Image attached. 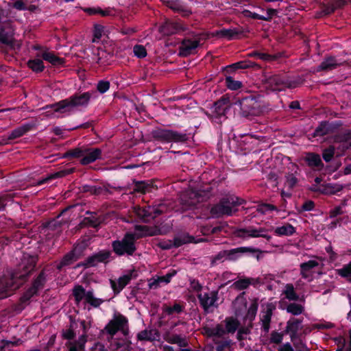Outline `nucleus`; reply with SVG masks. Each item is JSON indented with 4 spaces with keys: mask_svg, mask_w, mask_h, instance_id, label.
I'll return each mask as SVG.
<instances>
[{
    "mask_svg": "<svg viewBox=\"0 0 351 351\" xmlns=\"http://www.w3.org/2000/svg\"><path fill=\"white\" fill-rule=\"evenodd\" d=\"M189 180V189L180 196V204L184 210L193 209L196 205L210 196L217 191L218 181H208L207 177H191Z\"/></svg>",
    "mask_w": 351,
    "mask_h": 351,
    "instance_id": "obj_1",
    "label": "nucleus"
},
{
    "mask_svg": "<svg viewBox=\"0 0 351 351\" xmlns=\"http://www.w3.org/2000/svg\"><path fill=\"white\" fill-rule=\"evenodd\" d=\"M128 319L114 312L111 319V347L116 350L132 351Z\"/></svg>",
    "mask_w": 351,
    "mask_h": 351,
    "instance_id": "obj_2",
    "label": "nucleus"
},
{
    "mask_svg": "<svg viewBox=\"0 0 351 351\" xmlns=\"http://www.w3.org/2000/svg\"><path fill=\"white\" fill-rule=\"evenodd\" d=\"M243 202V199L234 195H226L211 207L210 214L215 218H219L223 215L231 216L234 212L237 211L234 207L241 205Z\"/></svg>",
    "mask_w": 351,
    "mask_h": 351,
    "instance_id": "obj_3",
    "label": "nucleus"
},
{
    "mask_svg": "<svg viewBox=\"0 0 351 351\" xmlns=\"http://www.w3.org/2000/svg\"><path fill=\"white\" fill-rule=\"evenodd\" d=\"M250 253L258 260L262 251L259 249L252 247H239L229 250H223L219 252L217 254L213 257L212 264H216L217 262H222L223 258L227 256L229 260L234 261L240 254Z\"/></svg>",
    "mask_w": 351,
    "mask_h": 351,
    "instance_id": "obj_4",
    "label": "nucleus"
},
{
    "mask_svg": "<svg viewBox=\"0 0 351 351\" xmlns=\"http://www.w3.org/2000/svg\"><path fill=\"white\" fill-rule=\"evenodd\" d=\"M34 260L32 258L31 263L28 266H25L23 264V267L25 269V271L23 274L14 273L11 275L10 278L4 276L0 279V299L6 297L8 295V292L15 289L17 286H15L14 280L24 277L27 275L34 267Z\"/></svg>",
    "mask_w": 351,
    "mask_h": 351,
    "instance_id": "obj_5",
    "label": "nucleus"
},
{
    "mask_svg": "<svg viewBox=\"0 0 351 351\" xmlns=\"http://www.w3.org/2000/svg\"><path fill=\"white\" fill-rule=\"evenodd\" d=\"M134 234L128 232L121 241H114L112 243L113 251L119 256L133 255L136 250Z\"/></svg>",
    "mask_w": 351,
    "mask_h": 351,
    "instance_id": "obj_6",
    "label": "nucleus"
},
{
    "mask_svg": "<svg viewBox=\"0 0 351 351\" xmlns=\"http://www.w3.org/2000/svg\"><path fill=\"white\" fill-rule=\"evenodd\" d=\"M89 93H84L80 95H74L69 99H64L57 104L51 105V108H54L55 112H60L62 109L74 108L79 106L86 104L90 99Z\"/></svg>",
    "mask_w": 351,
    "mask_h": 351,
    "instance_id": "obj_7",
    "label": "nucleus"
},
{
    "mask_svg": "<svg viewBox=\"0 0 351 351\" xmlns=\"http://www.w3.org/2000/svg\"><path fill=\"white\" fill-rule=\"evenodd\" d=\"M152 136L155 139L164 142H184L187 138L184 134L162 128H157L154 130Z\"/></svg>",
    "mask_w": 351,
    "mask_h": 351,
    "instance_id": "obj_8",
    "label": "nucleus"
},
{
    "mask_svg": "<svg viewBox=\"0 0 351 351\" xmlns=\"http://www.w3.org/2000/svg\"><path fill=\"white\" fill-rule=\"evenodd\" d=\"M199 241H197L193 236L190 235L189 233L181 232L177 234L172 241L168 240L167 241L161 243L160 247L162 250H170L173 247L178 248L184 244L197 243Z\"/></svg>",
    "mask_w": 351,
    "mask_h": 351,
    "instance_id": "obj_9",
    "label": "nucleus"
},
{
    "mask_svg": "<svg viewBox=\"0 0 351 351\" xmlns=\"http://www.w3.org/2000/svg\"><path fill=\"white\" fill-rule=\"evenodd\" d=\"M343 189V185L338 183H324L322 184H314L309 190L324 195H338V193Z\"/></svg>",
    "mask_w": 351,
    "mask_h": 351,
    "instance_id": "obj_10",
    "label": "nucleus"
},
{
    "mask_svg": "<svg viewBox=\"0 0 351 351\" xmlns=\"http://www.w3.org/2000/svg\"><path fill=\"white\" fill-rule=\"evenodd\" d=\"M0 43L9 47L15 43L14 29L10 22H5L0 26Z\"/></svg>",
    "mask_w": 351,
    "mask_h": 351,
    "instance_id": "obj_11",
    "label": "nucleus"
},
{
    "mask_svg": "<svg viewBox=\"0 0 351 351\" xmlns=\"http://www.w3.org/2000/svg\"><path fill=\"white\" fill-rule=\"evenodd\" d=\"M234 106H239L241 113L245 116L256 114L255 110L259 108L258 102L252 97H246L242 100H237L233 103Z\"/></svg>",
    "mask_w": 351,
    "mask_h": 351,
    "instance_id": "obj_12",
    "label": "nucleus"
},
{
    "mask_svg": "<svg viewBox=\"0 0 351 351\" xmlns=\"http://www.w3.org/2000/svg\"><path fill=\"white\" fill-rule=\"evenodd\" d=\"M137 272L134 270H130L128 274L120 276L117 281L111 280V289L115 295L119 293L131 281L132 278H136Z\"/></svg>",
    "mask_w": 351,
    "mask_h": 351,
    "instance_id": "obj_13",
    "label": "nucleus"
},
{
    "mask_svg": "<svg viewBox=\"0 0 351 351\" xmlns=\"http://www.w3.org/2000/svg\"><path fill=\"white\" fill-rule=\"evenodd\" d=\"M73 295L77 302L84 300L86 302L95 307L98 306L101 303V300L94 298L91 292H86L80 285L74 287Z\"/></svg>",
    "mask_w": 351,
    "mask_h": 351,
    "instance_id": "obj_14",
    "label": "nucleus"
},
{
    "mask_svg": "<svg viewBox=\"0 0 351 351\" xmlns=\"http://www.w3.org/2000/svg\"><path fill=\"white\" fill-rule=\"evenodd\" d=\"M232 106L233 103L230 102V97L228 95H223L214 104L212 112L215 117H221L225 116Z\"/></svg>",
    "mask_w": 351,
    "mask_h": 351,
    "instance_id": "obj_15",
    "label": "nucleus"
},
{
    "mask_svg": "<svg viewBox=\"0 0 351 351\" xmlns=\"http://www.w3.org/2000/svg\"><path fill=\"white\" fill-rule=\"evenodd\" d=\"M101 151L99 148H85L83 149L82 158L80 160L82 165H86L93 162L101 156Z\"/></svg>",
    "mask_w": 351,
    "mask_h": 351,
    "instance_id": "obj_16",
    "label": "nucleus"
},
{
    "mask_svg": "<svg viewBox=\"0 0 351 351\" xmlns=\"http://www.w3.org/2000/svg\"><path fill=\"white\" fill-rule=\"evenodd\" d=\"M268 83L274 90H281L287 87H293L285 77L280 75H274L269 77Z\"/></svg>",
    "mask_w": 351,
    "mask_h": 351,
    "instance_id": "obj_17",
    "label": "nucleus"
},
{
    "mask_svg": "<svg viewBox=\"0 0 351 351\" xmlns=\"http://www.w3.org/2000/svg\"><path fill=\"white\" fill-rule=\"evenodd\" d=\"M303 319L291 318L287 322V326L284 332L285 334H289L291 341H293L298 336V332L300 328V325L302 322Z\"/></svg>",
    "mask_w": 351,
    "mask_h": 351,
    "instance_id": "obj_18",
    "label": "nucleus"
},
{
    "mask_svg": "<svg viewBox=\"0 0 351 351\" xmlns=\"http://www.w3.org/2000/svg\"><path fill=\"white\" fill-rule=\"evenodd\" d=\"M235 235L239 238H245V237L253 238L263 237L267 241L271 239V237L267 234H257V229L252 227L249 228H239L236 230Z\"/></svg>",
    "mask_w": 351,
    "mask_h": 351,
    "instance_id": "obj_19",
    "label": "nucleus"
},
{
    "mask_svg": "<svg viewBox=\"0 0 351 351\" xmlns=\"http://www.w3.org/2000/svg\"><path fill=\"white\" fill-rule=\"evenodd\" d=\"M199 45L197 40H184L180 46L179 54L182 56H188L193 53Z\"/></svg>",
    "mask_w": 351,
    "mask_h": 351,
    "instance_id": "obj_20",
    "label": "nucleus"
},
{
    "mask_svg": "<svg viewBox=\"0 0 351 351\" xmlns=\"http://www.w3.org/2000/svg\"><path fill=\"white\" fill-rule=\"evenodd\" d=\"M342 62L337 60L333 57H328L324 59L319 66L317 67V71H329L336 69L337 67L341 66Z\"/></svg>",
    "mask_w": 351,
    "mask_h": 351,
    "instance_id": "obj_21",
    "label": "nucleus"
},
{
    "mask_svg": "<svg viewBox=\"0 0 351 351\" xmlns=\"http://www.w3.org/2000/svg\"><path fill=\"white\" fill-rule=\"evenodd\" d=\"M160 337V333L156 330H143L137 334L138 341H154Z\"/></svg>",
    "mask_w": 351,
    "mask_h": 351,
    "instance_id": "obj_22",
    "label": "nucleus"
},
{
    "mask_svg": "<svg viewBox=\"0 0 351 351\" xmlns=\"http://www.w3.org/2000/svg\"><path fill=\"white\" fill-rule=\"evenodd\" d=\"M319 263L315 260H310L307 262H304L300 264V275L302 278L306 279L308 278V272L313 268L317 267Z\"/></svg>",
    "mask_w": 351,
    "mask_h": 351,
    "instance_id": "obj_23",
    "label": "nucleus"
},
{
    "mask_svg": "<svg viewBox=\"0 0 351 351\" xmlns=\"http://www.w3.org/2000/svg\"><path fill=\"white\" fill-rule=\"evenodd\" d=\"M224 322L226 323L225 330L227 333H234L240 325L239 320L233 317H226Z\"/></svg>",
    "mask_w": 351,
    "mask_h": 351,
    "instance_id": "obj_24",
    "label": "nucleus"
},
{
    "mask_svg": "<svg viewBox=\"0 0 351 351\" xmlns=\"http://www.w3.org/2000/svg\"><path fill=\"white\" fill-rule=\"evenodd\" d=\"M275 234L278 236H291L295 232V228L290 223H287L275 229Z\"/></svg>",
    "mask_w": 351,
    "mask_h": 351,
    "instance_id": "obj_25",
    "label": "nucleus"
},
{
    "mask_svg": "<svg viewBox=\"0 0 351 351\" xmlns=\"http://www.w3.org/2000/svg\"><path fill=\"white\" fill-rule=\"evenodd\" d=\"M108 258L107 254H98L88 258L83 265L86 267H91L96 265L99 262L104 261Z\"/></svg>",
    "mask_w": 351,
    "mask_h": 351,
    "instance_id": "obj_26",
    "label": "nucleus"
},
{
    "mask_svg": "<svg viewBox=\"0 0 351 351\" xmlns=\"http://www.w3.org/2000/svg\"><path fill=\"white\" fill-rule=\"evenodd\" d=\"M167 341L171 344H178L180 347L185 348L188 346V341L185 337L180 335L172 334L167 339Z\"/></svg>",
    "mask_w": 351,
    "mask_h": 351,
    "instance_id": "obj_27",
    "label": "nucleus"
},
{
    "mask_svg": "<svg viewBox=\"0 0 351 351\" xmlns=\"http://www.w3.org/2000/svg\"><path fill=\"white\" fill-rule=\"evenodd\" d=\"M32 127L33 126L30 124H26L19 128H16V130H13L10 135L8 136V140H13L22 136L24 134L29 131Z\"/></svg>",
    "mask_w": 351,
    "mask_h": 351,
    "instance_id": "obj_28",
    "label": "nucleus"
},
{
    "mask_svg": "<svg viewBox=\"0 0 351 351\" xmlns=\"http://www.w3.org/2000/svg\"><path fill=\"white\" fill-rule=\"evenodd\" d=\"M284 294L285 295V298L289 301L299 300V295L295 291L294 287L292 284L289 283L286 285Z\"/></svg>",
    "mask_w": 351,
    "mask_h": 351,
    "instance_id": "obj_29",
    "label": "nucleus"
},
{
    "mask_svg": "<svg viewBox=\"0 0 351 351\" xmlns=\"http://www.w3.org/2000/svg\"><path fill=\"white\" fill-rule=\"evenodd\" d=\"M337 274L351 283V261L344 265L342 268L337 269Z\"/></svg>",
    "mask_w": 351,
    "mask_h": 351,
    "instance_id": "obj_30",
    "label": "nucleus"
},
{
    "mask_svg": "<svg viewBox=\"0 0 351 351\" xmlns=\"http://www.w3.org/2000/svg\"><path fill=\"white\" fill-rule=\"evenodd\" d=\"M252 278H245L237 280L232 287L237 290L246 289L252 284Z\"/></svg>",
    "mask_w": 351,
    "mask_h": 351,
    "instance_id": "obj_31",
    "label": "nucleus"
},
{
    "mask_svg": "<svg viewBox=\"0 0 351 351\" xmlns=\"http://www.w3.org/2000/svg\"><path fill=\"white\" fill-rule=\"evenodd\" d=\"M197 298L199 300V304L201 306L205 311H208L209 308L211 306L210 305V296L208 293H205L204 294L199 293L197 295Z\"/></svg>",
    "mask_w": 351,
    "mask_h": 351,
    "instance_id": "obj_32",
    "label": "nucleus"
},
{
    "mask_svg": "<svg viewBox=\"0 0 351 351\" xmlns=\"http://www.w3.org/2000/svg\"><path fill=\"white\" fill-rule=\"evenodd\" d=\"M287 311L293 315H299L304 311V307L297 303H290L287 307Z\"/></svg>",
    "mask_w": 351,
    "mask_h": 351,
    "instance_id": "obj_33",
    "label": "nucleus"
},
{
    "mask_svg": "<svg viewBox=\"0 0 351 351\" xmlns=\"http://www.w3.org/2000/svg\"><path fill=\"white\" fill-rule=\"evenodd\" d=\"M137 215L143 220L144 222H148L149 219H152V217L151 206L139 208L137 212Z\"/></svg>",
    "mask_w": 351,
    "mask_h": 351,
    "instance_id": "obj_34",
    "label": "nucleus"
},
{
    "mask_svg": "<svg viewBox=\"0 0 351 351\" xmlns=\"http://www.w3.org/2000/svg\"><path fill=\"white\" fill-rule=\"evenodd\" d=\"M274 309L275 306L273 304H267L265 312L261 317V322L262 323H271L273 311Z\"/></svg>",
    "mask_w": 351,
    "mask_h": 351,
    "instance_id": "obj_35",
    "label": "nucleus"
},
{
    "mask_svg": "<svg viewBox=\"0 0 351 351\" xmlns=\"http://www.w3.org/2000/svg\"><path fill=\"white\" fill-rule=\"evenodd\" d=\"M226 84L227 87L232 90H238L242 86V83L240 81L234 80L231 76L226 77Z\"/></svg>",
    "mask_w": 351,
    "mask_h": 351,
    "instance_id": "obj_36",
    "label": "nucleus"
},
{
    "mask_svg": "<svg viewBox=\"0 0 351 351\" xmlns=\"http://www.w3.org/2000/svg\"><path fill=\"white\" fill-rule=\"evenodd\" d=\"M83 149L84 147H77L73 149L69 150L68 152H65L63 155V158H82L83 156Z\"/></svg>",
    "mask_w": 351,
    "mask_h": 351,
    "instance_id": "obj_37",
    "label": "nucleus"
},
{
    "mask_svg": "<svg viewBox=\"0 0 351 351\" xmlns=\"http://www.w3.org/2000/svg\"><path fill=\"white\" fill-rule=\"evenodd\" d=\"M306 158L311 166L318 167L322 164L321 158L318 154H308Z\"/></svg>",
    "mask_w": 351,
    "mask_h": 351,
    "instance_id": "obj_38",
    "label": "nucleus"
},
{
    "mask_svg": "<svg viewBox=\"0 0 351 351\" xmlns=\"http://www.w3.org/2000/svg\"><path fill=\"white\" fill-rule=\"evenodd\" d=\"M27 64L34 71H42L44 69L43 62L40 59L29 60Z\"/></svg>",
    "mask_w": 351,
    "mask_h": 351,
    "instance_id": "obj_39",
    "label": "nucleus"
},
{
    "mask_svg": "<svg viewBox=\"0 0 351 351\" xmlns=\"http://www.w3.org/2000/svg\"><path fill=\"white\" fill-rule=\"evenodd\" d=\"M42 57L45 60L48 61L54 65L57 64H61L62 62L61 60L52 53L44 52L42 55Z\"/></svg>",
    "mask_w": 351,
    "mask_h": 351,
    "instance_id": "obj_40",
    "label": "nucleus"
},
{
    "mask_svg": "<svg viewBox=\"0 0 351 351\" xmlns=\"http://www.w3.org/2000/svg\"><path fill=\"white\" fill-rule=\"evenodd\" d=\"M184 306L180 305L178 303H175L172 306H167L165 311V313L169 315H173V313H180L183 311Z\"/></svg>",
    "mask_w": 351,
    "mask_h": 351,
    "instance_id": "obj_41",
    "label": "nucleus"
},
{
    "mask_svg": "<svg viewBox=\"0 0 351 351\" xmlns=\"http://www.w3.org/2000/svg\"><path fill=\"white\" fill-rule=\"evenodd\" d=\"M178 29V26L177 24L173 22L167 21L162 26V31L165 34H173Z\"/></svg>",
    "mask_w": 351,
    "mask_h": 351,
    "instance_id": "obj_42",
    "label": "nucleus"
},
{
    "mask_svg": "<svg viewBox=\"0 0 351 351\" xmlns=\"http://www.w3.org/2000/svg\"><path fill=\"white\" fill-rule=\"evenodd\" d=\"M285 334V333L284 332H278L276 330L272 331L270 337V342L276 344L281 343Z\"/></svg>",
    "mask_w": 351,
    "mask_h": 351,
    "instance_id": "obj_43",
    "label": "nucleus"
},
{
    "mask_svg": "<svg viewBox=\"0 0 351 351\" xmlns=\"http://www.w3.org/2000/svg\"><path fill=\"white\" fill-rule=\"evenodd\" d=\"M177 274L176 269H170L165 276H158L160 282L168 284L171 282V278Z\"/></svg>",
    "mask_w": 351,
    "mask_h": 351,
    "instance_id": "obj_44",
    "label": "nucleus"
},
{
    "mask_svg": "<svg viewBox=\"0 0 351 351\" xmlns=\"http://www.w3.org/2000/svg\"><path fill=\"white\" fill-rule=\"evenodd\" d=\"M133 52L139 58H145L147 56V50L143 45H135L133 48Z\"/></svg>",
    "mask_w": 351,
    "mask_h": 351,
    "instance_id": "obj_45",
    "label": "nucleus"
},
{
    "mask_svg": "<svg viewBox=\"0 0 351 351\" xmlns=\"http://www.w3.org/2000/svg\"><path fill=\"white\" fill-rule=\"evenodd\" d=\"M273 210H278V208L273 205V204H262L261 205H260L258 206V211L261 213H263V214H265L267 213V212L269 211H273Z\"/></svg>",
    "mask_w": 351,
    "mask_h": 351,
    "instance_id": "obj_46",
    "label": "nucleus"
},
{
    "mask_svg": "<svg viewBox=\"0 0 351 351\" xmlns=\"http://www.w3.org/2000/svg\"><path fill=\"white\" fill-rule=\"evenodd\" d=\"M292 342L297 351H308L306 344L298 336Z\"/></svg>",
    "mask_w": 351,
    "mask_h": 351,
    "instance_id": "obj_47",
    "label": "nucleus"
},
{
    "mask_svg": "<svg viewBox=\"0 0 351 351\" xmlns=\"http://www.w3.org/2000/svg\"><path fill=\"white\" fill-rule=\"evenodd\" d=\"M104 32V27L99 24H95L94 25V34H93V42H96L97 40L100 39L102 33Z\"/></svg>",
    "mask_w": 351,
    "mask_h": 351,
    "instance_id": "obj_48",
    "label": "nucleus"
},
{
    "mask_svg": "<svg viewBox=\"0 0 351 351\" xmlns=\"http://www.w3.org/2000/svg\"><path fill=\"white\" fill-rule=\"evenodd\" d=\"M335 154V147L332 146L329 147L328 149H326L323 152V158L326 162H329L333 158Z\"/></svg>",
    "mask_w": 351,
    "mask_h": 351,
    "instance_id": "obj_49",
    "label": "nucleus"
},
{
    "mask_svg": "<svg viewBox=\"0 0 351 351\" xmlns=\"http://www.w3.org/2000/svg\"><path fill=\"white\" fill-rule=\"evenodd\" d=\"M258 307V304L257 301L254 300L251 303V304L247 310V315L249 317H250V318L254 319V317L256 315V313H257Z\"/></svg>",
    "mask_w": 351,
    "mask_h": 351,
    "instance_id": "obj_50",
    "label": "nucleus"
},
{
    "mask_svg": "<svg viewBox=\"0 0 351 351\" xmlns=\"http://www.w3.org/2000/svg\"><path fill=\"white\" fill-rule=\"evenodd\" d=\"M151 210L152 211V219H154L165 212V206L163 205H158L156 207L153 206L151 207Z\"/></svg>",
    "mask_w": 351,
    "mask_h": 351,
    "instance_id": "obj_51",
    "label": "nucleus"
},
{
    "mask_svg": "<svg viewBox=\"0 0 351 351\" xmlns=\"http://www.w3.org/2000/svg\"><path fill=\"white\" fill-rule=\"evenodd\" d=\"M45 281V278L43 275H40L34 282V287L29 291L31 295H34L36 292V289L43 285Z\"/></svg>",
    "mask_w": 351,
    "mask_h": 351,
    "instance_id": "obj_52",
    "label": "nucleus"
},
{
    "mask_svg": "<svg viewBox=\"0 0 351 351\" xmlns=\"http://www.w3.org/2000/svg\"><path fill=\"white\" fill-rule=\"evenodd\" d=\"M315 208V203L312 200L306 201L302 206L300 212L311 211Z\"/></svg>",
    "mask_w": 351,
    "mask_h": 351,
    "instance_id": "obj_53",
    "label": "nucleus"
},
{
    "mask_svg": "<svg viewBox=\"0 0 351 351\" xmlns=\"http://www.w3.org/2000/svg\"><path fill=\"white\" fill-rule=\"evenodd\" d=\"M230 341H221L216 343V351H226V349L230 347Z\"/></svg>",
    "mask_w": 351,
    "mask_h": 351,
    "instance_id": "obj_54",
    "label": "nucleus"
},
{
    "mask_svg": "<svg viewBox=\"0 0 351 351\" xmlns=\"http://www.w3.org/2000/svg\"><path fill=\"white\" fill-rule=\"evenodd\" d=\"M343 213V211L342 210V207L341 206H338L330 210L329 217L330 219L336 218L337 216L341 215Z\"/></svg>",
    "mask_w": 351,
    "mask_h": 351,
    "instance_id": "obj_55",
    "label": "nucleus"
},
{
    "mask_svg": "<svg viewBox=\"0 0 351 351\" xmlns=\"http://www.w3.org/2000/svg\"><path fill=\"white\" fill-rule=\"evenodd\" d=\"M110 87V83L106 81H100L99 82L97 89L101 93H105L108 90Z\"/></svg>",
    "mask_w": 351,
    "mask_h": 351,
    "instance_id": "obj_56",
    "label": "nucleus"
},
{
    "mask_svg": "<svg viewBox=\"0 0 351 351\" xmlns=\"http://www.w3.org/2000/svg\"><path fill=\"white\" fill-rule=\"evenodd\" d=\"M250 333V330L247 328L242 327L238 330L237 338L239 341L245 339V335Z\"/></svg>",
    "mask_w": 351,
    "mask_h": 351,
    "instance_id": "obj_57",
    "label": "nucleus"
},
{
    "mask_svg": "<svg viewBox=\"0 0 351 351\" xmlns=\"http://www.w3.org/2000/svg\"><path fill=\"white\" fill-rule=\"evenodd\" d=\"M297 183L298 179L296 177H287L285 186L287 187L289 190H291L295 187Z\"/></svg>",
    "mask_w": 351,
    "mask_h": 351,
    "instance_id": "obj_58",
    "label": "nucleus"
},
{
    "mask_svg": "<svg viewBox=\"0 0 351 351\" xmlns=\"http://www.w3.org/2000/svg\"><path fill=\"white\" fill-rule=\"evenodd\" d=\"M216 34L221 37H226L228 38H231L234 34L231 29H222L216 33Z\"/></svg>",
    "mask_w": 351,
    "mask_h": 351,
    "instance_id": "obj_59",
    "label": "nucleus"
},
{
    "mask_svg": "<svg viewBox=\"0 0 351 351\" xmlns=\"http://www.w3.org/2000/svg\"><path fill=\"white\" fill-rule=\"evenodd\" d=\"M276 14H277L276 10L269 8L267 10V16H260V19L264 20V21H269Z\"/></svg>",
    "mask_w": 351,
    "mask_h": 351,
    "instance_id": "obj_60",
    "label": "nucleus"
},
{
    "mask_svg": "<svg viewBox=\"0 0 351 351\" xmlns=\"http://www.w3.org/2000/svg\"><path fill=\"white\" fill-rule=\"evenodd\" d=\"M215 337H221L224 335L226 332L223 327L221 324H217L214 328Z\"/></svg>",
    "mask_w": 351,
    "mask_h": 351,
    "instance_id": "obj_61",
    "label": "nucleus"
},
{
    "mask_svg": "<svg viewBox=\"0 0 351 351\" xmlns=\"http://www.w3.org/2000/svg\"><path fill=\"white\" fill-rule=\"evenodd\" d=\"M84 11L88 13L89 14H97V13H100L103 16L108 15V11H104V10H102L101 9L86 8V9L84 10Z\"/></svg>",
    "mask_w": 351,
    "mask_h": 351,
    "instance_id": "obj_62",
    "label": "nucleus"
},
{
    "mask_svg": "<svg viewBox=\"0 0 351 351\" xmlns=\"http://www.w3.org/2000/svg\"><path fill=\"white\" fill-rule=\"evenodd\" d=\"M160 281L159 278L157 279H150L149 281L148 287L149 289H156L159 287Z\"/></svg>",
    "mask_w": 351,
    "mask_h": 351,
    "instance_id": "obj_63",
    "label": "nucleus"
},
{
    "mask_svg": "<svg viewBox=\"0 0 351 351\" xmlns=\"http://www.w3.org/2000/svg\"><path fill=\"white\" fill-rule=\"evenodd\" d=\"M191 287L195 291H200L202 289V285L197 280L193 279L191 280Z\"/></svg>",
    "mask_w": 351,
    "mask_h": 351,
    "instance_id": "obj_64",
    "label": "nucleus"
}]
</instances>
